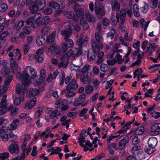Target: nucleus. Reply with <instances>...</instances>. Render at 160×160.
<instances>
[{"mask_svg":"<svg viewBox=\"0 0 160 160\" xmlns=\"http://www.w3.org/2000/svg\"><path fill=\"white\" fill-rule=\"evenodd\" d=\"M36 75L37 72L35 69L31 67L28 66L21 73H18L16 76L17 79L22 82V85H24L26 87L30 83L31 78H34Z\"/></svg>","mask_w":160,"mask_h":160,"instance_id":"1","label":"nucleus"},{"mask_svg":"<svg viewBox=\"0 0 160 160\" xmlns=\"http://www.w3.org/2000/svg\"><path fill=\"white\" fill-rule=\"evenodd\" d=\"M20 86V83H18L16 86V92L19 95V97H16L14 99V104L16 106L19 105L24 100V94L27 91V87L25 85H22L21 88Z\"/></svg>","mask_w":160,"mask_h":160,"instance_id":"2","label":"nucleus"},{"mask_svg":"<svg viewBox=\"0 0 160 160\" xmlns=\"http://www.w3.org/2000/svg\"><path fill=\"white\" fill-rule=\"evenodd\" d=\"M82 53L81 49H79L78 48H76L73 51L71 49L69 50L67 53L63 52L62 55L64 56L65 57L68 58L72 57L74 58L76 56L78 57L79 55Z\"/></svg>","mask_w":160,"mask_h":160,"instance_id":"3","label":"nucleus"},{"mask_svg":"<svg viewBox=\"0 0 160 160\" xmlns=\"http://www.w3.org/2000/svg\"><path fill=\"white\" fill-rule=\"evenodd\" d=\"M88 36H86L85 38H83L82 37V36L81 35L77 41V43L79 47V48H78L79 49H81L82 51V47L86 46L88 43Z\"/></svg>","mask_w":160,"mask_h":160,"instance_id":"4","label":"nucleus"},{"mask_svg":"<svg viewBox=\"0 0 160 160\" xmlns=\"http://www.w3.org/2000/svg\"><path fill=\"white\" fill-rule=\"evenodd\" d=\"M126 16V12L124 9H121L119 13H117L116 15L117 21L121 24H123L124 22Z\"/></svg>","mask_w":160,"mask_h":160,"instance_id":"5","label":"nucleus"},{"mask_svg":"<svg viewBox=\"0 0 160 160\" xmlns=\"http://www.w3.org/2000/svg\"><path fill=\"white\" fill-rule=\"evenodd\" d=\"M110 4L112 10L113 12H118L120 9V4L118 0H111Z\"/></svg>","mask_w":160,"mask_h":160,"instance_id":"6","label":"nucleus"},{"mask_svg":"<svg viewBox=\"0 0 160 160\" xmlns=\"http://www.w3.org/2000/svg\"><path fill=\"white\" fill-rule=\"evenodd\" d=\"M72 22L69 23L68 28L62 30L61 31L62 35L64 37V39L66 38H69V37L71 35L72 32Z\"/></svg>","mask_w":160,"mask_h":160,"instance_id":"7","label":"nucleus"},{"mask_svg":"<svg viewBox=\"0 0 160 160\" xmlns=\"http://www.w3.org/2000/svg\"><path fill=\"white\" fill-rule=\"evenodd\" d=\"M73 10L74 11L76 15L78 17L81 16L84 12V10L81 8L79 4H75L73 6Z\"/></svg>","mask_w":160,"mask_h":160,"instance_id":"8","label":"nucleus"},{"mask_svg":"<svg viewBox=\"0 0 160 160\" xmlns=\"http://www.w3.org/2000/svg\"><path fill=\"white\" fill-rule=\"evenodd\" d=\"M78 87V84L75 79H72L66 86L67 90H76Z\"/></svg>","mask_w":160,"mask_h":160,"instance_id":"9","label":"nucleus"},{"mask_svg":"<svg viewBox=\"0 0 160 160\" xmlns=\"http://www.w3.org/2000/svg\"><path fill=\"white\" fill-rule=\"evenodd\" d=\"M151 131L152 135L159 134L160 132V123H157L153 125L151 127Z\"/></svg>","mask_w":160,"mask_h":160,"instance_id":"10","label":"nucleus"},{"mask_svg":"<svg viewBox=\"0 0 160 160\" xmlns=\"http://www.w3.org/2000/svg\"><path fill=\"white\" fill-rule=\"evenodd\" d=\"M43 51L42 50L39 49L36 52V55L34 58L36 62L41 63L42 62L43 58L42 57Z\"/></svg>","mask_w":160,"mask_h":160,"instance_id":"11","label":"nucleus"},{"mask_svg":"<svg viewBox=\"0 0 160 160\" xmlns=\"http://www.w3.org/2000/svg\"><path fill=\"white\" fill-rule=\"evenodd\" d=\"M60 58L61 61L58 64V67L60 68L63 67L64 68H65L68 64V59L62 55L60 57Z\"/></svg>","mask_w":160,"mask_h":160,"instance_id":"12","label":"nucleus"},{"mask_svg":"<svg viewBox=\"0 0 160 160\" xmlns=\"http://www.w3.org/2000/svg\"><path fill=\"white\" fill-rule=\"evenodd\" d=\"M9 151L11 153L17 154L19 151V148L17 144L15 143H12L9 147Z\"/></svg>","mask_w":160,"mask_h":160,"instance_id":"13","label":"nucleus"},{"mask_svg":"<svg viewBox=\"0 0 160 160\" xmlns=\"http://www.w3.org/2000/svg\"><path fill=\"white\" fill-rule=\"evenodd\" d=\"M29 9L32 14L36 13L39 10L36 1H33L29 6Z\"/></svg>","mask_w":160,"mask_h":160,"instance_id":"14","label":"nucleus"},{"mask_svg":"<svg viewBox=\"0 0 160 160\" xmlns=\"http://www.w3.org/2000/svg\"><path fill=\"white\" fill-rule=\"evenodd\" d=\"M129 140L128 136H126L121 140L119 142L118 148L120 150L122 149Z\"/></svg>","mask_w":160,"mask_h":160,"instance_id":"15","label":"nucleus"},{"mask_svg":"<svg viewBox=\"0 0 160 160\" xmlns=\"http://www.w3.org/2000/svg\"><path fill=\"white\" fill-rule=\"evenodd\" d=\"M95 11L96 14L97 15V17L100 18L105 14V11L103 8H101L99 7H96L95 8Z\"/></svg>","mask_w":160,"mask_h":160,"instance_id":"16","label":"nucleus"},{"mask_svg":"<svg viewBox=\"0 0 160 160\" xmlns=\"http://www.w3.org/2000/svg\"><path fill=\"white\" fill-rule=\"evenodd\" d=\"M157 143V139L155 137L149 138L148 141V146L151 148H154L156 146Z\"/></svg>","mask_w":160,"mask_h":160,"instance_id":"17","label":"nucleus"},{"mask_svg":"<svg viewBox=\"0 0 160 160\" xmlns=\"http://www.w3.org/2000/svg\"><path fill=\"white\" fill-rule=\"evenodd\" d=\"M37 101V98L35 97L30 102H28L26 104L24 108L26 109H29L32 108L35 105Z\"/></svg>","mask_w":160,"mask_h":160,"instance_id":"18","label":"nucleus"},{"mask_svg":"<svg viewBox=\"0 0 160 160\" xmlns=\"http://www.w3.org/2000/svg\"><path fill=\"white\" fill-rule=\"evenodd\" d=\"M98 43L94 40L92 41V47L93 48L92 50L95 52L96 54L98 53L100 50V47Z\"/></svg>","mask_w":160,"mask_h":160,"instance_id":"19","label":"nucleus"},{"mask_svg":"<svg viewBox=\"0 0 160 160\" xmlns=\"http://www.w3.org/2000/svg\"><path fill=\"white\" fill-rule=\"evenodd\" d=\"M80 80L83 84H86L87 82L90 83L91 79L87 74L86 75H85V74H82L81 75Z\"/></svg>","mask_w":160,"mask_h":160,"instance_id":"20","label":"nucleus"},{"mask_svg":"<svg viewBox=\"0 0 160 160\" xmlns=\"http://www.w3.org/2000/svg\"><path fill=\"white\" fill-rule=\"evenodd\" d=\"M39 90L36 88H31L29 89V92L27 95L28 98H30L31 96H35L39 92Z\"/></svg>","mask_w":160,"mask_h":160,"instance_id":"21","label":"nucleus"},{"mask_svg":"<svg viewBox=\"0 0 160 160\" xmlns=\"http://www.w3.org/2000/svg\"><path fill=\"white\" fill-rule=\"evenodd\" d=\"M58 72L57 70H56L53 72V74H50L47 79V82H51L53 79L55 78L58 76Z\"/></svg>","mask_w":160,"mask_h":160,"instance_id":"22","label":"nucleus"},{"mask_svg":"<svg viewBox=\"0 0 160 160\" xmlns=\"http://www.w3.org/2000/svg\"><path fill=\"white\" fill-rule=\"evenodd\" d=\"M95 52L93 51L92 49L89 50L88 55V59L89 61H92L94 60L95 58Z\"/></svg>","mask_w":160,"mask_h":160,"instance_id":"23","label":"nucleus"},{"mask_svg":"<svg viewBox=\"0 0 160 160\" xmlns=\"http://www.w3.org/2000/svg\"><path fill=\"white\" fill-rule=\"evenodd\" d=\"M109 28L110 32L107 34V37L108 38H110V39H112L115 34V29L111 27H109Z\"/></svg>","mask_w":160,"mask_h":160,"instance_id":"24","label":"nucleus"},{"mask_svg":"<svg viewBox=\"0 0 160 160\" xmlns=\"http://www.w3.org/2000/svg\"><path fill=\"white\" fill-rule=\"evenodd\" d=\"M46 3L45 0H38L37 1V4L39 10H42L45 8Z\"/></svg>","mask_w":160,"mask_h":160,"instance_id":"25","label":"nucleus"},{"mask_svg":"<svg viewBox=\"0 0 160 160\" xmlns=\"http://www.w3.org/2000/svg\"><path fill=\"white\" fill-rule=\"evenodd\" d=\"M7 95L5 94L3 98L1 99V101L0 102V108H7V100L6 98Z\"/></svg>","mask_w":160,"mask_h":160,"instance_id":"26","label":"nucleus"},{"mask_svg":"<svg viewBox=\"0 0 160 160\" xmlns=\"http://www.w3.org/2000/svg\"><path fill=\"white\" fill-rule=\"evenodd\" d=\"M45 42V38L42 36L38 37L37 39L36 43L38 46L43 45Z\"/></svg>","mask_w":160,"mask_h":160,"instance_id":"27","label":"nucleus"},{"mask_svg":"<svg viewBox=\"0 0 160 160\" xmlns=\"http://www.w3.org/2000/svg\"><path fill=\"white\" fill-rule=\"evenodd\" d=\"M10 66L13 69L17 70L18 65L15 60L13 58H11L10 59Z\"/></svg>","mask_w":160,"mask_h":160,"instance_id":"28","label":"nucleus"},{"mask_svg":"<svg viewBox=\"0 0 160 160\" xmlns=\"http://www.w3.org/2000/svg\"><path fill=\"white\" fill-rule=\"evenodd\" d=\"M60 115V112L58 109H56L50 114L49 117L51 119H53L55 117L57 119H58L57 117Z\"/></svg>","mask_w":160,"mask_h":160,"instance_id":"29","label":"nucleus"},{"mask_svg":"<svg viewBox=\"0 0 160 160\" xmlns=\"http://www.w3.org/2000/svg\"><path fill=\"white\" fill-rule=\"evenodd\" d=\"M141 148L140 146H135L133 147L132 149V154L133 155L136 156L137 154L141 151Z\"/></svg>","mask_w":160,"mask_h":160,"instance_id":"30","label":"nucleus"},{"mask_svg":"<svg viewBox=\"0 0 160 160\" xmlns=\"http://www.w3.org/2000/svg\"><path fill=\"white\" fill-rule=\"evenodd\" d=\"M65 40L66 42L65 44L68 46L69 48L72 47L74 45V43L72 40L69 38H65Z\"/></svg>","mask_w":160,"mask_h":160,"instance_id":"31","label":"nucleus"},{"mask_svg":"<svg viewBox=\"0 0 160 160\" xmlns=\"http://www.w3.org/2000/svg\"><path fill=\"white\" fill-rule=\"evenodd\" d=\"M19 120L18 119L14 120L12 123L10 124V128L11 130H14L17 128V125L19 124Z\"/></svg>","mask_w":160,"mask_h":160,"instance_id":"32","label":"nucleus"},{"mask_svg":"<svg viewBox=\"0 0 160 160\" xmlns=\"http://www.w3.org/2000/svg\"><path fill=\"white\" fill-rule=\"evenodd\" d=\"M55 38L54 33H53L47 37L46 41L49 44L52 43L54 41Z\"/></svg>","mask_w":160,"mask_h":160,"instance_id":"33","label":"nucleus"},{"mask_svg":"<svg viewBox=\"0 0 160 160\" xmlns=\"http://www.w3.org/2000/svg\"><path fill=\"white\" fill-rule=\"evenodd\" d=\"M140 22L142 27L144 28V31H145L148 27L149 22H147L144 20L143 18L141 19Z\"/></svg>","mask_w":160,"mask_h":160,"instance_id":"34","label":"nucleus"},{"mask_svg":"<svg viewBox=\"0 0 160 160\" xmlns=\"http://www.w3.org/2000/svg\"><path fill=\"white\" fill-rule=\"evenodd\" d=\"M49 6L55 10H58L59 9L60 6L59 4L56 2H53L50 3Z\"/></svg>","mask_w":160,"mask_h":160,"instance_id":"35","label":"nucleus"},{"mask_svg":"<svg viewBox=\"0 0 160 160\" xmlns=\"http://www.w3.org/2000/svg\"><path fill=\"white\" fill-rule=\"evenodd\" d=\"M50 21V17L48 16L45 17L41 22L40 24L43 25L48 24Z\"/></svg>","mask_w":160,"mask_h":160,"instance_id":"36","label":"nucleus"},{"mask_svg":"<svg viewBox=\"0 0 160 160\" xmlns=\"http://www.w3.org/2000/svg\"><path fill=\"white\" fill-rule=\"evenodd\" d=\"M133 10L134 15L137 17L140 16V14L139 12V8L138 5L134 4L133 6Z\"/></svg>","mask_w":160,"mask_h":160,"instance_id":"37","label":"nucleus"},{"mask_svg":"<svg viewBox=\"0 0 160 160\" xmlns=\"http://www.w3.org/2000/svg\"><path fill=\"white\" fill-rule=\"evenodd\" d=\"M93 89V87L90 84V83H88L85 87L86 92L87 94H90L92 92Z\"/></svg>","mask_w":160,"mask_h":160,"instance_id":"38","label":"nucleus"},{"mask_svg":"<svg viewBox=\"0 0 160 160\" xmlns=\"http://www.w3.org/2000/svg\"><path fill=\"white\" fill-rule=\"evenodd\" d=\"M13 77L12 75H10L6 78L4 85V87L8 88L9 85Z\"/></svg>","mask_w":160,"mask_h":160,"instance_id":"39","label":"nucleus"},{"mask_svg":"<svg viewBox=\"0 0 160 160\" xmlns=\"http://www.w3.org/2000/svg\"><path fill=\"white\" fill-rule=\"evenodd\" d=\"M86 18L87 21L89 22H93L95 21L94 17L89 13H87Z\"/></svg>","mask_w":160,"mask_h":160,"instance_id":"40","label":"nucleus"},{"mask_svg":"<svg viewBox=\"0 0 160 160\" xmlns=\"http://www.w3.org/2000/svg\"><path fill=\"white\" fill-rule=\"evenodd\" d=\"M1 72L3 76L6 77V76L9 74L10 69L8 68H4L1 69Z\"/></svg>","mask_w":160,"mask_h":160,"instance_id":"41","label":"nucleus"},{"mask_svg":"<svg viewBox=\"0 0 160 160\" xmlns=\"http://www.w3.org/2000/svg\"><path fill=\"white\" fill-rule=\"evenodd\" d=\"M64 15L66 16L68 19H71L73 18L74 16V12H72L64 11Z\"/></svg>","mask_w":160,"mask_h":160,"instance_id":"42","label":"nucleus"},{"mask_svg":"<svg viewBox=\"0 0 160 160\" xmlns=\"http://www.w3.org/2000/svg\"><path fill=\"white\" fill-rule=\"evenodd\" d=\"M43 112L42 109L41 108H39L35 113L34 117L35 118L37 119L40 117Z\"/></svg>","mask_w":160,"mask_h":160,"instance_id":"43","label":"nucleus"},{"mask_svg":"<svg viewBox=\"0 0 160 160\" xmlns=\"http://www.w3.org/2000/svg\"><path fill=\"white\" fill-rule=\"evenodd\" d=\"M8 9V6L6 4L3 3L0 5V12H5Z\"/></svg>","mask_w":160,"mask_h":160,"instance_id":"44","label":"nucleus"},{"mask_svg":"<svg viewBox=\"0 0 160 160\" xmlns=\"http://www.w3.org/2000/svg\"><path fill=\"white\" fill-rule=\"evenodd\" d=\"M119 54H118L115 58V60L116 61V63L118 62L119 64H121L124 60V59H122V56L119 55Z\"/></svg>","mask_w":160,"mask_h":160,"instance_id":"45","label":"nucleus"},{"mask_svg":"<svg viewBox=\"0 0 160 160\" xmlns=\"http://www.w3.org/2000/svg\"><path fill=\"white\" fill-rule=\"evenodd\" d=\"M9 156V153L6 152L1 153L0 154V160H6L5 159L8 158Z\"/></svg>","mask_w":160,"mask_h":160,"instance_id":"46","label":"nucleus"},{"mask_svg":"<svg viewBox=\"0 0 160 160\" xmlns=\"http://www.w3.org/2000/svg\"><path fill=\"white\" fill-rule=\"evenodd\" d=\"M104 56V53L103 52H101L98 54V59L97 60V62L101 63L102 62L103 60V57Z\"/></svg>","mask_w":160,"mask_h":160,"instance_id":"47","label":"nucleus"},{"mask_svg":"<svg viewBox=\"0 0 160 160\" xmlns=\"http://www.w3.org/2000/svg\"><path fill=\"white\" fill-rule=\"evenodd\" d=\"M67 90L66 94V96L67 98H71L73 97L75 95V93L72 90Z\"/></svg>","mask_w":160,"mask_h":160,"instance_id":"48","label":"nucleus"},{"mask_svg":"<svg viewBox=\"0 0 160 160\" xmlns=\"http://www.w3.org/2000/svg\"><path fill=\"white\" fill-rule=\"evenodd\" d=\"M144 132L143 127H138L135 131V134L136 135L142 134Z\"/></svg>","mask_w":160,"mask_h":160,"instance_id":"49","label":"nucleus"},{"mask_svg":"<svg viewBox=\"0 0 160 160\" xmlns=\"http://www.w3.org/2000/svg\"><path fill=\"white\" fill-rule=\"evenodd\" d=\"M46 71L43 69H42L40 71V73L41 77L39 78V80H43L46 77Z\"/></svg>","mask_w":160,"mask_h":160,"instance_id":"50","label":"nucleus"},{"mask_svg":"<svg viewBox=\"0 0 160 160\" xmlns=\"http://www.w3.org/2000/svg\"><path fill=\"white\" fill-rule=\"evenodd\" d=\"M89 66L88 64H85L84 65L81 71L82 74H85L86 72H87L89 69Z\"/></svg>","mask_w":160,"mask_h":160,"instance_id":"51","label":"nucleus"},{"mask_svg":"<svg viewBox=\"0 0 160 160\" xmlns=\"http://www.w3.org/2000/svg\"><path fill=\"white\" fill-rule=\"evenodd\" d=\"M136 155L141 160L144 159L145 157L144 153L142 151L139 152Z\"/></svg>","mask_w":160,"mask_h":160,"instance_id":"52","label":"nucleus"},{"mask_svg":"<svg viewBox=\"0 0 160 160\" xmlns=\"http://www.w3.org/2000/svg\"><path fill=\"white\" fill-rule=\"evenodd\" d=\"M108 67V65L106 64L102 63L100 67V69L101 70L104 72H105Z\"/></svg>","mask_w":160,"mask_h":160,"instance_id":"53","label":"nucleus"},{"mask_svg":"<svg viewBox=\"0 0 160 160\" xmlns=\"http://www.w3.org/2000/svg\"><path fill=\"white\" fill-rule=\"evenodd\" d=\"M23 32L26 34H29L31 32V28L28 26H26L23 28Z\"/></svg>","mask_w":160,"mask_h":160,"instance_id":"54","label":"nucleus"},{"mask_svg":"<svg viewBox=\"0 0 160 160\" xmlns=\"http://www.w3.org/2000/svg\"><path fill=\"white\" fill-rule=\"evenodd\" d=\"M49 29L46 27H43L41 30V32L42 36V35H45L47 34L48 32Z\"/></svg>","mask_w":160,"mask_h":160,"instance_id":"55","label":"nucleus"},{"mask_svg":"<svg viewBox=\"0 0 160 160\" xmlns=\"http://www.w3.org/2000/svg\"><path fill=\"white\" fill-rule=\"evenodd\" d=\"M150 114L152 115V117H154L155 119L158 118L160 116V112H158L154 113L153 112H151Z\"/></svg>","mask_w":160,"mask_h":160,"instance_id":"56","label":"nucleus"},{"mask_svg":"<svg viewBox=\"0 0 160 160\" xmlns=\"http://www.w3.org/2000/svg\"><path fill=\"white\" fill-rule=\"evenodd\" d=\"M24 21H21L19 22L18 24L16 27V30L18 31L24 25Z\"/></svg>","mask_w":160,"mask_h":160,"instance_id":"57","label":"nucleus"},{"mask_svg":"<svg viewBox=\"0 0 160 160\" xmlns=\"http://www.w3.org/2000/svg\"><path fill=\"white\" fill-rule=\"evenodd\" d=\"M140 139L138 138V137L135 136L132 139V143L134 145L137 144L140 142Z\"/></svg>","mask_w":160,"mask_h":160,"instance_id":"58","label":"nucleus"},{"mask_svg":"<svg viewBox=\"0 0 160 160\" xmlns=\"http://www.w3.org/2000/svg\"><path fill=\"white\" fill-rule=\"evenodd\" d=\"M153 148H151L148 146V148L146 147L145 149V151L147 153L150 154L153 153Z\"/></svg>","mask_w":160,"mask_h":160,"instance_id":"59","label":"nucleus"},{"mask_svg":"<svg viewBox=\"0 0 160 160\" xmlns=\"http://www.w3.org/2000/svg\"><path fill=\"white\" fill-rule=\"evenodd\" d=\"M27 145V143L23 142L21 147L22 150L24 153H25L26 151L28 150L26 148Z\"/></svg>","mask_w":160,"mask_h":160,"instance_id":"60","label":"nucleus"},{"mask_svg":"<svg viewBox=\"0 0 160 160\" xmlns=\"http://www.w3.org/2000/svg\"><path fill=\"white\" fill-rule=\"evenodd\" d=\"M81 24L85 29H87L89 27L86 21H81Z\"/></svg>","mask_w":160,"mask_h":160,"instance_id":"61","label":"nucleus"},{"mask_svg":"<svg viewBox=\"0 0 160 160\" xmlns=\"http://www.w3.org/2000/svg\"><path fill=\"white\" fill-rule=\"evenodd\" d=\"M40 23L38 21H32L31 26L33 28H36L37 27L40 25Z\"/></svg>","mask_w":160,"mask_h":160,"instance_id":"62","label":"nucleus"},{"mask_svg":"<svg viewBox=\"0 0 160 160\" xmlns=\"http://www.w3.org/2000/svg\"><path fill=\"white\" fill-rule=\"evenodd\" d=\"M18 109L16 107H13L11 110L10 112V114L11 115H14L17 113L18 111Z\"/></svg>","mask_w":160,"mask_h":160,"instance_id":"63","label":"nucleus"},{"mask_svg":"<svg viewBox=\"0 0 160 160\" xmlns=\"http://www.w3.org/2000/svg\"><path fill=\"white\" fill-rule=\"evenodd\" d=\"M68 47L66 44H65V42H63L62 43V50L64 52H66L68 49Z\"/></svg>","mask_w":160,"mask_h":160,"instance_id":"64","label":"nucleus"}]
</instances>
